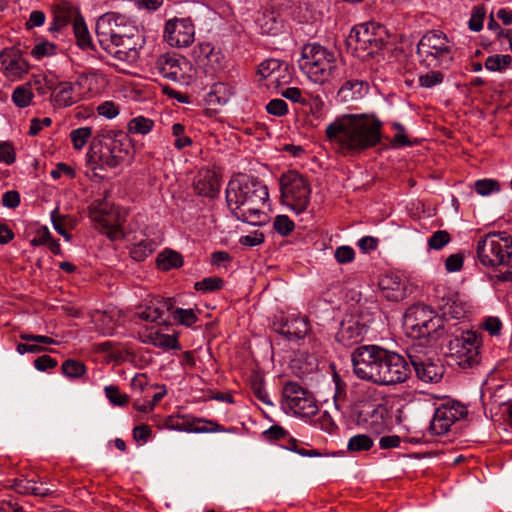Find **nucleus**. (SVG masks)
<instances>
[{"instance_id": "1", "label": "nucleus", "mask_w": 512, "mask_h": 512, "mask_svg": "<svg viewBox=\"0 0 512 512\" xmlns=\"http://www.w3.org/2000/svg\"><path fill=\"white\" fill-rule=\"evenodd\" d=\"M350 418L358 426L366 428L369 433L351 437L347 448H372L376 438H379L380 448H397L401 443H418L415 438H401L397 435L381 436L388 428V411L386 406L373 398L370 392L362 394L352 403Z\"/></svg>"}, {"instance_id": "2", "label": "nucleus", "mask_w": 512, "mask_h": 512, "mask_svg": "<svg viewBox=\"0 0 512 512\" xmlns=\"http://www.w3.org/2000/svg\"><path fill=\"white\" fill-rule=\"evenodd\" d=\"M382 127L373 114H345L327 125L325 135L341 153H357L381 143Z\"/></svg>"}, {"instance_id": "3", "label": "nucleus", "mask_w": 512, "mask_h": 512, "mask_svg": "<svg viewBox=\"0 0 512 512\" xmlns=\"http://www.w3.org/2000/svg\"><path fill=\"white\" fill-rule=\"evenodd\" d=\"M268 197L267 187L247 175L231 179L226 188V202L234 217L251 225L262 223V208Z\"/></svg>"}, {"instance_id": "4", "label": "nucleus", "mask_w": 512, "mask_h": 512, "mask_svg": "<svg viewBox=\"0 0 512 512\" xmlns=\"http://www.w3.org/2000/svg\"><path fill=\"white\" fill-rule=\"evenodd\" d=\"M119 17L105 15L96 23V35L102 49L114 59L133 64L139 59L143 41L135 27L131 33H120Z\"/></svg>"}, {"instance_id": "5", "label": "nucleus", "mask_w": 512, "mask_h": 512, "mask_svg": "<svg viewBox=\"0 0 512 512\" xmlns=\"http://www.w3.org/2000/svg\"><path fill=\"white\" fill-rule=\"evenodd\" d=\"M126 135L112 130L99 132L91 141L87 152V164L97 175V170L115 168L123 162L129 153L125 143Z\"/></svg>"}, {"instance_id": "6", "label": "nucleus", "mask_w": 512, "mask_h": 512, "mask_svg": "<svg viewBox=\"0 0 512 512\" xmlns=\"http://www.w3.org/2000/svg\"><path fill=\"white\" fill-rule=\"evenodd\" d=\"M298 64L311 81L319 84L328 82L338 68L335 54L317 43L303 46Z\"/></svg>"}, {"instance_id": "7", "label": "nucleus", "mask_w": 512, "mask_h": 512, "mask_svg": "<svg viewBox=\"0 0 512 512\" xmlns=\"http://www.w3.org/2000/svg\"><path fill=\"white\" fill-rule=\"evenodd\" d=\"M443 326V319L430 306L423 303L411 305L404 314L403 327L410 338L433 337Z\"/></svg>"}, {"instance_id": "8", "label": "nucleus", "mask_w": 512, "mask_h": 512, "mask_svg": "<svg viewBox=\"0 0 512 512\" xmlns=\"http://www.w3.org/2000/svg\"><path fill=\"white\" fill-rule=\"evenodd\" d=\"M281 203L295 214L305 212L310 204L311 186L308 179L295 170L283 173L279 179Z\"/></svg>"}, {"instance_id": "9", "label": "nucleus", "mask_w": 512, "mask_h": 512, "mask_svg": "<svg viewBox=\"0 0 512 512\" xmlns=\"http://www.w3.org/2000/svg\"><path fill=\"white\" fill-rule=\"evenodd\" d=\"M417 54L426 68L447 69L454 58L449 40L440 31H431L422 36L417 45Z\"/></svg>"}, {"instance_id": "10", "label": "nucleus", "mask_w": 512, "mask_h": 512, "mask_svg": "<svg viewBox=\"0 0 512 512\" xmlns=\"http://www.w3.org/2000/svg\"><path fill=\"white\" fill-rule=\"evenodd\" d=\"M476 253L485 267L507 264L512 257V237L506 232L488 233L478 240Z\"/></svg>"}, {"instance_id": "11", "label": "nucleus", "mask_w": 512, "mask_h": 512, "mask_svg": "<svg viewBox=\"0 0 512 512\" xmlns=\"http://www.w3.org/2000/svg\"><path fill=\"white\" fill-rule=\"evenodd\" d=\"M449 341L450 357L456 365L463 369L472 368L480 361L482 334L474 330H459Z\"/></svg>"}, {"instance_id": "12", "label": "nucleus", "mask_w": 512, "mask_h": 512, "mask_svg": "<svg viewBox=\"0 0 512 512\" xmlns=\"http://www.w3.org/2000/svg\"><path fill=\"white\" fill-rule=\"evenodd\" d=\"M385 348L377 345H364L351 354L354 374L361 380L378 385L381 379V363Z\"/></svg>"}, {"instance_id": "13", "label": "nucleus", "mask_w": 512, "mask_h": 512, "mask_svg": "<svg viewBox=\"0 0 512 512\" xmlns=\"http://www.w3.org/2000/svg\"><path fill=\"white\" fill-rule=\"evenodd\" d=\"M386 39L385 26L377 22H366L352 28L347 43L356 51L361 50L367 55H373L384 46Z\"/></svg>"}, {"instance_id": "14", "label": "nucleus", "mask_w": 512, "mask_h": 512, "mask_svg": "<svg viewBox=\"0 0 512 512\" xmlns=\"http://www.w3.org/2000/svg\"><path fill=\"white\" fill-rule=\"evenodd\" d=\"M284 405L295 415L311 417L318 412L314 395L297 382L289 381L283 387Z\"/></svg>"}, {"instance_id": "15", "label": "nucleus", "mask_w": 512, "mask_h": 512, "mask_svg": "<svg viewBox=\"0 0 512 512\" xmlns=\"http://www.w3.org/2000/svg\"><path fill=\"white\" fill-rule=\"evenodd\" d=\"M410 375L409 361L401 354L385 349L381 363V379L378 386H394L404 383Z\"/></svg>"}, {"instance_id": "16", "label": "nucleus", "mask_w": 512, "mask_h": 512, "mask_svg": "<svg viewBox=\"0 0 512 512\" xmlns=\"http://www.w3.org/2000/svg\"><path fill=\"white\" fill-rule=\"evenodd\" d=\"M90 218L101 228L105 229L110 239H117L122 235L120 229L124 218L119 209L108 201H96L90 207Z\"/></svg>"}, {"instance_id": "17", "label": "nucleus", "mask_w": 512, "mask_h": 512, "mask_svg": "<svg viewBox=\"0 0 512 512\" xmlns=\"http://www.w3.org/2000/svg\"><path fill=\"white\" fill-rule=\"evenodd\" d=\"M155 68L165 78L185 83L192 78V65L184 57L175 53L160 55L155 63Z\"/></svg>"}, {"instance_id": "18", "label": "nucleus", "mask_w": 512, "mask_h": 512, "mask_svg": "<svg viewBox=\"0 0 512 512\" xmlns=\"http://www.w3.org/2000/svg\"><path fill=\"white\" fill-rule=\"evenodd\" d=\"M434 302L444 317L460 319L466 315L467 304L462 296L444 285L435 287Z\"/></svg>"}, {"instance_id": "19", "label": "nucleus", "mask_w": 512, "mask_h": 512, "mask_svg": "<svg viewBox=\"0 0 512 512\" xmlns=\"http://www.w3.org/2000/svg\"><path fill=\"white\" fill-rule=\"evenodd\" d=\"M467 415V408L459 402L443 404L436 409L430 424L433 434L440 436L451 431V427Z\"/></svg>"}, {"instance_id": "20", "label": "nucleus", "mask_w": 512, "mask_h": 512, "mask_svg": "<svg viewBox=\"0 0 512 512\" xmlns=\"http://www.w3.org/2000/svg\"><path fill=\"white\" fill-rule=\"evenodd\" d=\"M194 36L195 28L189 18H173L165 24L163 37L171 47H188L193 43Z\"/></svg>"}, {"instance_id": "21", "label": "nucleus", "mask_w": 512, "mask_h": 512, "mask_svg": "<svg viewBox=\"0 0 512 512\" xmlns=\"http://www.w3.org/2000/svg\"><path fill=\"white\" fill-rule=\"evenodd\" d=\"M369 322L370 319L364 318L360 314L346 315L340 323L336 340L347 347L361 342L367 332Z\"/></svg>"}, {"instance_id": "22", "label": "nucleus", "mask_w": 512, "mask_h": 512, "mask_svg": "<svg viewBox=\"0 0 512 512\" xmlns=\"http://www.w3.org/2000/svg\"><path fill=\"white\" fill-rule=\"evenodd\" d=\"M168 425L172 429L190 433L235 432L237 430L236 428L225 429L215 421L194 417L192 415L170 417Z\"/></svg>"}, {"instance_id": "23", "label": "nucleus", "mask_w": 512, "mask_h": 512, "mask_svg": "<svg viewBox=\"0 0 512 512\" xmlns=\"http://www.w3.org/2000/svg\"><path fill=\"white\" fill-rule=\"evenodd\" d=\"M409 363L412 365L416 376L426 383H437L444 374L443 365L437 360L430 358H422L420 356L409 353Z\"/></svg>"}, {"instance_id": "24", "label": "nucleus", "mask_w": 512, "mask_h": 512, "mask_svg": "<svg viewBox=\"0 0 512 512\" xmlns=\"http://www.w3.org/2000/svg\"><path fill=\"white\" fill-rule=\"evenodd\" d=\"M29 64L24 59L20 49L11 48L0 53V71L7 77L16 79L22 78L28 73Z\"/></svg>"}, {"instance_id": "25", "label": "nucleus", "mask_w": 512, "mask_h": 512, "mask_svg": "<svg viewBox=\"0 0 512 512\" xmlns=\"http://www.w3.org/2000/svg\"><path fill=\"white\" fill-rule=\"evenodd\" d=\"M274 330L288 340L302 339L310 330L307 318L291 315L273 323Z\"/></svg>"}, {"instance_id": "26", "label": "nucleus", "mask_w": 512, "mask_h": 512, "mask_svg": "<svg viewBox=\"0 0 512 512\" xmlns=\"http://www.w3.org/2000/svg\"><path fill=\"white\" fill-rule=\"evenodd\" d=\"M194 53L196 62L206 73L215 74L222 69L223 55L210 43L200 44Z\"/></svg>"}, {"instance_id": "27", "label": "nucleus", "mask_w": 512, "mask_h": 512, "mask_svg": "<svg viewBox=\"0 0 512 512\" xmlns=\"http://www.w3.org/2000/svg\"><path fill=\"white\" fill-rule=\"evenodd\" d=\"M174 302L171 298H155L148 305L139 307L137 315L140 319L158 324H167L163 318L165 312L173 309Z\"/></svg>"}, {"instance_id": "28", "label": "nucleus", "mask_w": 512, "mask_h": 512, "mask_svg": "<svg viewBox=\"0 0 512 512\" xmlns=\"http://www.w3.org/2000/svg\"><path fill=\"white\" fill-rule=\"evenodd\" d=\"M80 85L72 82H60L52 91L51 102L55 108H66L80 101L76 88Z\"/></svg>"}, {"instance_id": "29", "label": "nucleus", "mask_w": 512, "mask_h": 512, "mask_svg": "<svg viewBox=\"0 0 512 512\" xmlns=\"http://www.w3.org/2000/svg\"><path fill=\"white\" fill-rule=\"evenodd\" d=\"M219 189L220 179L214 171L203 169L198 172L194 181V190L198 195L214 198Z\"/></svg>"}, {"instance_id": "30", "label": "nucleus", "mask_w": 512, "mask_h": 512, "mask_svg": "<svg viewBox=\"0 0 512 512\" xmlns=\"http://www.w3.org/2000/svg\"><path fill=\"white\" fill-rule=\"evenodd\" d=\"M288 65L278 59H267L263 61L258 67L259 75L270 80V84L279 85L281 78H284V73L287 71Z\"/></svg>"}, {"instance_id": "31", "label": "nucleus", "mask_w": 512, "mask_h": 512, "mask_svg": "<svg viewBox=\"0 0 512 512\" xmlns=\"http://www.w3.org/2000/svg\"><path fill=\"white\" fill-rule=\"evenodd\" d=\"M141 338L143 343H148L164 350L179 348L177 336L163 334L158 330L147 329L145 332H143Z\"/></svg>"}, {"instance_id": "32", "label": "nucleus", "mask_w": 512, "mask_h": 512, "mask_svg": "<svg viewBox=\"0 0 512 512\" xmlns=\"http://www.w3.org/2000/svg\"><path fill=\"white\" fill-rule=\"evenodd\" d=\"M12 488L19 494L39 497H46L53 492L44 483L37 485V482L34 479H15L13 480Z\"/></svg>"}, {"instance_id": "33", "label": "nucleus", "mask_w": 512, "mask_h": 512, "mask_svg": "<svg viewBox=\"0 0 512 512\" xmlns=\"http://www.w3.org/2000/svg\"><path fill=\"white\" fill-rule=\"evenodd\" d=\"M266 439L270 441H281V448H297L299 445H309L308 443L297 440L279 425H273L264 432Z\"/></svg>"}, {"instance_id": "34", "label": "nucleus", "mask_w": 512, "mask_h": 512, "mask_svg": "<svg viewBox=\"0 0 512 512\" xmlns=\"http://www.w3.org/2000/svg\"><path fill=\"white\" fill-rule=\"evenodd\" d=\"M367 88V83L362 80L352 79L347 80L339 89V95L345 101L354 100L361 97L364 89Z\"/></svg>"}, {"instance_id": "35", "label": "nucleus", "mask_w": 512, "mask_h": 512, "mask_svg": "<svg viewBox=\"0 0 512 512\" xmlns=\"http://www.w3.org/2000/svg\"><path fill=\"white\" fill-rule=\"evenodd\" d=\"M257 24L263 34L275 35L282 27L281 20L275 12H264L261 17L257 19Z\"/></svg>"}, {"instance_id": "36", "label": "nucleus", "mask_w": 512, "mask_h": 512, "mask_svg": "<svg viewBox=\"0 0 512 512\" xmlns=\"http://www.w3.org/2000/svg\"><path fill=\"white\" fill-rule=\"evenodd\" d=\"M183 265V258L180 253L173 250H165L157 257V266L163 271L179 268Z\"/></svg>"}, {"instance_id": "37", "label": "nucleus", "mask_w": 512, "mask_h": 512, "mask_svg": "<svg viewBox=\"0 0 512 512\" xmlns=\"http://www.w3.org/2000/svg\"><path fill=\"white\" fill-rule=\"evenodd\" d=\"M71 16L72 11L67 5L56 6L53 10V20L49 30L52 32L59 31L70 22Z\"/></svg>"}, {"instance_id": "38", "label": "nucleus", "mask_w": 512, "mask_h": 512, "mask_svg": "<svg viewBox=\"0 0 512 512\" xmlns=\"http://www.w3.org/2000/svg\"><path fill=\"white\" fill-rule=\"evenodd\" d=\"M33 97L30 84H23L14 89L11 99L16 107L26 108L31 104Z\"/></svg>"}, {"instance_id": "39", "label": "nucleus", "mask_w": 512, "mask_h": 512, "mask_svg": "<svg viewBox=\"0 0 512 512\" xmlns=\"http://www.w3.org/2000/svg\"><path fill=\"white\" fill-rule=\"evenodd\" d=\"M155 250L154 242L150 239H144L130 248V255L136 261H144Z\"/></svg>"}, {"instance_id": "40", "label": "nucleus", "mask_w": 512, "mask_h": 512, "mask_svg": "<svg viewBox=\"0 0 512 512\" xmlns=\"http://www.w3.org/2000/svg\"><path fill=\"white\" fill-rule=\"evenodd\" d=\"M512 63V57L508 54H494L487 57L485 68L491 72H502L506 70Z\"/></svg>"}, {"instance_id": "41", "label": "nucleus", "mask_w": 512, "mask_h": 512, "mask_svg": "<svg viewBox=\"0 0 512 512\" xmlns=\"http://www.w3.org/2000/svg\"><path fill=\"white\" fill-rule=\"evenodd\" d=\"M380 286L383 290H391L392 293H387L386 297L395 301H398L403 297L404 286L400 282V280L395 277H386L381 280Z\"/></svg>"}, {"instance_id": "42", "label": "nucleus", "mask_w": 512, "mask_h": 512, "mask_svg": "<svg viewBox=\"0 0 512 512\" xmlns=\"http://www.w3.org/2000/svg\"><path fill=\"white\" fill-rule=\"evenodd\" d=\"M153 126V120L138 116L129 121L127 128L129 133L145 135L152 130Z\"/></svg>"}, {"instance_id": "43", "label": "nucleus", "mask_w": 512, "mask_h": 512, "mask_svg": "<svg viewBox=\"0 0 512 512\" xmlns=\"http://www.w3.org/2000/svg\"><path fill=\"white\" fill-rule=\"evenodd\" d=\"M92 136L91 127H80L70 132V139L74 149L81 150Z\"/></svg>"}, {"instance_id": "44", "label": "nucleus", "mask_w": 512, "mask_h": 512, "mask_svg": "<svg viewBox=\"0 0 512 512\" xmlns=\"http://www.w3.org/2000/svg\"><path fill=\"white\" fill-rule=\"evenodd\" d=\"M74 33L77 39V44L82 49H93V43L83 21H75L73 24Z\"/></svg>"}, {"instance_id": "45", "label": "nucleus", "mask_w": 512, "mask_h": 512, "mask_svg": "<svg viewBox=\"0 0 512 512\" xmlns=\"http://www.w3.org/2000/svg\"><path fill=\"white\" fill-rule=\"evenodd\" d=\"M62 373L69 378H79L86 373V366L80 361L67 359L62 363Z\"/></svg>"}, {"instance_id": "46", "label": "nucleus", "mask_w": 512, "mask_h": 512, "mask_svg": "<svg viewBox=\"0 0 512 512\" xmlns=\"http://www.w3.org/2000/svg\"><path fill=\"white\" fill-rule=\"evenodd\" d=\"M479 327L492 337H499L503 329V323L499 317L488 316L483 319Z\"/></svg>"}, {"instance_id": "47", "label": "nucleus", "mask_w": 512, "mask_h": 512, "mask_svg": "<svg viewBox=\"0 0 512 512\" xmlns=\"http://www.w3.org/2000/svg\"><path fill=\"white\" fill-rule=\"evenodd\" d=\"M475 191L481 196H488L500 191V183L494 179H480L474 183Z\"/></svg>"}, {"instance_id": "48", "label": "nucleus", "mask_w": 512, "mask_h": 512, "mask_svg": "<svg viewBox=\"0 0 512 512\" xmlns=\"http://www.w3.org/2000/svg\"><path fill=\"white\" fill-rule=\"evenodd\" d=\"M224 281L220 277H207L201 281H198L194 284V288L197 291H202L204 293L214 292L220 290L223 287Z\"/></svg>"}, {"instance_id": "49", "label": "nucleus", "mask_w": 512, "mask_h": 512, "mask_svg": "<svg viewBox=\"0 0 512 512\" xmlns=\"http://www.w3.org/2000/svg\"><path fill=\"white\" fill-rule=\"evenodd\" d=\"M105 395L108 400L116 406H125L129 403V396L121 393L119 388L115 385L105 386Z\"/></svg>"}, {"instance_id": "50", "label": "nucleus", "mask_w": 512, "mask_h": 512, "mask_svg": "<svg viewBox=\"0 0 512 512\" xmlns=\"http://www.w3.org/2000/svg\"><path fill=\"white\" fill-rule=\"evenodd\" d=\"M173 319L181 325L191 327L198 320V316L193 309L177 308L173 311Z\"/></svg>"}, {"instance_id": "51", "label": "nucleus", "mask_w": 512, "mask_h": 512, "mask_svg": "<svg viewBox=\"0 0 512 512\" xmlns=\"http://www.w3.org/2000/svg\"><path fill=\"white\" fill-rule=\"evenodd\" d=\"M273 228L281 236H287L294 230L295 224L287 215H277L273 221Z\"/></svg>"}, {"instance_id": "52", "label": "nucleus", "mask_w": 512, "mask_h": 512, "mask_svg": "<svg viewBox=\"0 0 512 512\" xmlns=\"http://www.w3.org/2000/svg\"><path fill=\"white\" fill-rule=\"evenodd\" d=\"M444 80V74L438 70H431L426 74L419 76V84L424 88H433L441 84Z\"/></svg>"}, {"instance_id": "53", "label": "nucleus", "mask_w": 512, "mask_h": 512, "mask_svg": "<svg viewBox=\"0 0 512 512\" xmlns=\"http://www.w3.org/2000/svg\"><path fill=\"white\" fill-rule=\"evenodd\" d=\"M230 95V90L224 83L214 84L209 93L210 101L212 102L215 99L220 105L226 104Z\"/></svg>"}, {"instance_id": "54", "label": "nucleus", "mask_w": 512, "mask_h": 512, "mask_svg": "<svg viewBox=\"0 0 512 512\" xmlns=\"http://www.w3.org/2000/svg\"><path fill=\"white\" fill-rule=\"evenodd\" d=\"M450 241V234L446 230H438L428 239V247L432 250H440Z\"/></svg>"}, {"instance_id": "55", "label": "nucleus", "mask_w": 512, "mask_h": 512, "mask_svg": "<svg viewBox=\"0 0 512 512\" xmlns=\"http://www.w3.org/2000/svg\"><path fill=\"white\" fill-rule=\"evenodd\" d=\"M56 46L50 42H41L34 46L31 50V55L37 60L42 59L43 57L52 56L55 54Z\"/></svg>"}, {"instance_id": "56", "label": "nucleus", "mask_w": 512, "mask_h": 512, "mask_svg": "<svg viewBox=\"0 0 512 512\" xmlns=\"http://www.w3.org/2000/svg\"><path fill=\"white\" fill-rule=\"evenodd\" d=\"M16 160V153L14 146L11 142H0V163L11 165Z\"/></svg>"}, {"instance_id": "57", "label": "nucleus", "mask_w": 512, "mask_h": 512, "mask_svg": "<svg viewBox=\"0 0 512 512\" xmlns=\"http://www.w3.org/2000/svg\"><path fill=\"white\" fill-rule=\"evenodd\" d=\"M485 10L483 7L476 6L473 8L471 18L468 22V27L474 32H478L483 28V21L485 18Z\"/></svg>"}, {"instance_id": "58", "label": "nucleus", "mask_w": 512, "mask_h": 512, "mask_svg": "<svg viewBox=\"0 0 512 512\" xmlns=\"http://www.w3.org/2000/svg\"><path fill=\"white\" fill-rule=\"evenodd\" d=\"M266 110L271 115L281 117L288 113V105L283 99H272L266 105Z\"/></svg>"}, {"instance_id": "59", "label": "nucleus", "mask_w": 512, "mask_h": 512, "mask_svg": "<svg viewBox=\"0 0 512 512\" xmlns=\"http://www.w3.org/2000/svg\"><path fill=\"white\" fill-rule=\"evenodd\" d=\"M251 388L258 400L265 404L272 405V402L269 399V394L264 388L262 379L255 378L252 381Z\"/></svg>"}, {"instance_id": "60", "label": "nucleus", "mask_w": 512, "mask_h": 512, "mask_svg": "<svg viewBox=\"0 0 512 512\" xmlns=\"http://www.w3.org/2000/svg\"><path fill=\"white\" fill-rule=\"evenodd\" d=\"M335 259L338 263L344 264L354 260L355 252L350 246H340L335 250Z\"/></svg>"}, {"instance_id": "61", "label": "nucleus", "mask_w": 512, "mask_h": 512, "mask_svg": "<svg viewBox=\"0 0 512 512\" xmlns=\"http://www.w3.org/2000/svg\"><path fill=\"white\" fill-rule=\"evenodd\" d=\"M51 218L54 229L67 241H69L71 239V235L66 231L64 227V222L66 220L65 216L59 215L58 209H55L51 214Z\"/></svg>"}, {"instance_id": "62", "label": "nucleus", "mask_w": 512, "mask_h": 512, "mask_svg": "<svg viewBox=\"0 0 512 512\" xmlns=\"http://www.w3.org/2000/svg\"><path fill=\"white\" fill-rule=\"evenodd\" d=\"M97 112L100 116L112 119L119 114V108L114 102L106 101L97 107Z\"/></svg>"}, {"instance_id": "63", "label": "nucleus", "mask_w": 512, "mask_h": 512, "mask_svg": "<svg viewBox=\"0 0 512 512\" xmlns=\"http://www.w3.org/2000/svg\"><path fill=\"white\" fill-rule=\"evenodd\" d=\"M151 432V428L148 425H139L133 429V437L139 445H143L150 438Z\"/></svg>"}, {"instance_id": "64", "label": "nucleus", "mask_w": 512, "mask_h": 512, "mask_svg": "<svg viewBox=\"0 0 512 512\" xmlns=\"http://www.w3.org/2000/svg\"><path fill=\"white\" fill-rule=\"evenodd\" d=\"M281 95L294 103H300L303 105H306L307 103V100L302 96L301 89L297 87H289L282 91Z\"/></svg>"}]
</instances>
